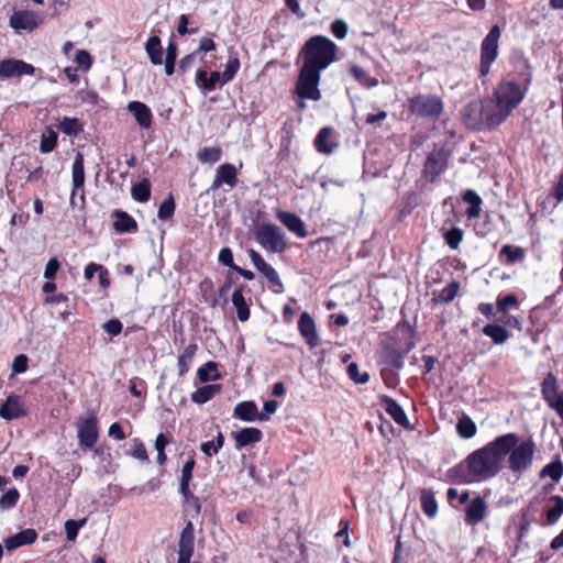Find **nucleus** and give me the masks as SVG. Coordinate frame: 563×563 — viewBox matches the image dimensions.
Returning <instances> with one entry per match:
<instances>
[{
  "mask_svg": "<svg viewBox=\"0 0 563 563\" xmlns=\"http://www.w3.org/2000/svg\"><path fill=\"white\" fill-rule=\"evenodd\" d=\"M175 201L172 195H169L159 206L157 217L159 220H167L174 216Z\"/></svg>",
  "mask_w": 563,
  "mask_h": 563,
  "instance_id": "obj_54",
  "label": "nucleus"
},
{
  "mask_svg": "<svg viewBox=\"0 0 563 563\" xmlns=\"http://www.w3.org/2000/svg\"><path fill=\"white\" fill-rule=\"evenodd\" d=\"M549 501L554 503V505L544 509L545 519L548 525H554L563 515V497L553 495L549 498Z\"/></svg>",
  "mask_w": 563,
  "mask_h": 563,
  "instance_id": "obj_39",
  "label": "nucleus"
},
{
  "mask_svg": "<svg viewBox=\"0 0 563 563\" xmlns=\"http://www.w3.org/2000/svg\"><path fill=\"white\" fill-rule=\"evenodd\" d=\"M57 144V134L53 130H47L42 134L40 151L42 153H51Z\"/></svg>",
  "mask_w": 563,
  "mask_h": 563,
  "instance_id": "obj_50",
  "label": "nucleus"
},
{
  "mask_svg": "<svg viewBox=\"0 0 563 563\" xmlns=\"http://www.w3.org/2000/svg\"><path fill=\"white\" fill-rule=\"evenodd\" d=\"M35 67L22 59L5 58L0 60V77H21L22 75H33Z\"/></svg>",
  "mask_w": 563,
  "mask_h": 563,
  "instance_id": "obj_15",
  "label": "nucleus"
},
{
  "mask_svg": "<svg viewBox=\"0 0 563 563\" xmlns=\"http://www.w3.org/2000/svg\"><path fill=\"white\" fill-rule=\"evenodd\" d=\"M60 264L56 257H52L45 265L44 269V278L47 280H53L56 277L57 272L59 271Z\"/></svg>",
  "mask_w": 563,
  "mask_h": 563,
  "instance_id": "obj_60",
  "label": "nucleus"
},
{
  "mask_svg": "<svg viewBox=\"0 0 563 563\" xmlns=\"http://www.w3.org/2000/svg\"><path fill=\"white\" fill-rule=\"evenodd\" d=\"M129 454L140 461H148L146 449L139 438L132 440V449Z\"/></svg>",
  "mask_w": 563,
  "mask_h": 563,
  "instance_id": "obj_57",
  "label": "nucleus"
},
{
  "mask_svg": "<svg viewBox=\"0 0 563 563\" xmlns=\"http://www.w3.org/2000/svg\"><path fill=\"white\" fill-rule=\"evenodd\" d=\"M26 411L23 409L20 397L16 395L9 396L0 406V417L5 420H13L24 417Z\"/></svg>",
  "mask_w": 563,
  "mask_h": 563,
  "instance_id": "obj_22",
  "label": "nucleus"
},
{
  "mask_svg": "<svg viewBox=\"0 0 563 563\" xmlns=\"http://www.w3.org/2000/svg\"><path fill=\"white\" fill-rule=\"evenodd\" d=\"M195 550V529L191 521H188L181 530L178 542L177 563H188Z\"/></svg>",
  "mask_w": 563,
  "mask_h": 563,
  "instance_id": "obj_14",
  "label": "nucleus"
},
{
  "mask_svg": "<svg viewBox=\"0 0 563 563\" xmlns=\"http://www.w3.org/2000/svg\"><path fill=\"white\" fill-rule=\"evenodd\" d=\"M129 111L133 114L141 128L148 129L152 123L151 109L143 102L131 101L128 104Z\"/></svg>",
  "mask_w": 563,
  "mask_h": 563,
  "instance_id": "obj_26",
  "label": "nucleus"
},
{
  "mask_svg": "<svg viewBox=\"0 0 563 563\" xmlns=\"http://www.w3.org/2000/svg\"><path fill=\"white\" fill-rule=\"evenodd\" d=\"M463 235V230L454 227L444 233V240L451 249L455 250L462 242Z\"/></svg>",
  "mask_w": 563,
  "mask_h": 563,
  "instance_id": "obj_55",
  "label": "nucleus"
},
{
  "mask_svg": "<svg viewBox=\"0 0 563 563\" xmlns=\"http://www.w3.org/2000/svg\"><path fill=\"white\" fill-rule=\"evenodd\" d=\"M74 60L79 67L84 68L85 70H88L92 64L90 54L85 49L77 51Z\"/></svg>",
  "mask_w": 563,
  "mask_h": 563,
  "instance_id": "obj_61",
  "label": "nucleus"
},
{
  "mask_svg": "<svg viewBox=\"0 0 563 563\" xmlns=\"http://www.w3.org/2000/svg\"><path fill=\"white\" fill-rule=\"evenodd\" d=\"M487 511V504L482 496L473 498L465 509V522L475 526L484 520Z\"/></svg>",
  "mask_w": 563,
  "mask_h": 563,
  "instance_id": "obj_18",
  "label": "nucleus"
},
{
  "mask_svg": "<svg viewBox=\"0 0 563 563\" xmlns=\"http://www.w3.org/2000/svg\"><path fill=\"white\" fill-rule=\"evenodd\" d=\"M350 73L360 84L367 88L374 87L378 84L376 78H369L365 69L358 65H353Z\"/></svg>",
  "mask_w": 563,
  "mask_h": 563,
  "instance_id": "obj_47",
  "label": "nucleus"
},
{
  "mask_svg": "<svg viewBox=\"0 0 563 563\" xmlns=\"http://www.w3.org/2000/svg\"><path fill=\"white\" fill-rule=\"evenodd\" d=\"M330 30L336 38L343 40L349 33V25L344 20L336 19L331 23Z\"/></svg>",
  "mask_w": 563,
  "mask_h": 563,
  "instance_id": "obj_59",
  "label": "nucleus"
},
{
  "mask_svg": "<svg viewBox=\"0 0 563 563\" xmlns=\"http://www.w3.org/2000/svg\"><path fill=\"white\" fill-rule=\"evenodd\" d=\"M539 476L541 478L550 477L553 484L559 483L563 476V462L561 459L558 456L554 461L544 465L541 468Z\"/></svg>",
  "mask_w": 563,
  "mask_h": 563,
  "instance_id": "obj_38",
  "label": "nucleus"
},
{
  "mask_svg": "<svg viewBox=\"0 0 563 563\" xmlns=\"http://www.w3.org/2000/svg\"><path fill=\"white\" fill-rule=\"evenodd\" d=\"M277 218L290 232L295 233L297 236L303 239L308 235L303 221L296 213L279 211L277 213Z\"/></svg>",
  "mask_w": 563,
  "mask_h": 563,
  "instance_id": "obj_23",
  "label": "nucleus"
},
{
  "mask_svg": "<svg viewBox=\"0 0 563 563\" xmlns=\"http://www.w3.org/2000/svg\"><path fill=\"white\" fill-rule=\"evenodd\" d=\"M84 155L78 152L73 163V192L70 202L74 203V196L76 190L84 187L85 184V168H84Z\"/></svg>",
  "mask_w": 563,
  "mask_h": 563,
  "instance_id": "obj_29",
  "label": "nucleus"
},
{
  "mask_svg": "<svg viewBox=\"0 0 563 563\" xmlns=\"http://www.w3.org/2000/svg\"><path fill=\"white\" fill-rule=\"evenodd\" d=\"M240 69V59L236 55H230L224 71L221 74V86L231 81Z\"/></svg>",
  "mask_w": 563,
  "mask_h": 563,
  "instance_id": "obj_46",
  "label": "nucleus"
},
{
  "mask_svg": "<svg viewBox=\"0 0 563 563\" xmlns=\"http://www.w3.org/2000/svg\"><path fill=\"white\" fill-rule=\"evenodd\" d=\"M499 260L506 265H511L521 262L525 258V251L520 246L505 244L498 254Z\"/></svg>",
  "mask_w": 563,
  "mask_h": 563,
  "instance_id": "obj_34",
  "label": "nucleus"
},
{
  "mask_svg": "<svg viewBox=\"0 0 563 563\" xmlns=\"http://www.w3.org/2000/svg\"><path fill=\"white\" fill-rule=\"evenodd\" d=\"M346 371L350 378L354 380L356 384H365L369 379V375L367 373H360L358 365L354 362L347 365Z\"/></svg>",
  "mask_w": 563,
  "mask_h": 563,
  "instance_id": "obj_58",
  "label": "nucleus"
},
{
  "mask_svg": "<svg viewBox=\"0 0 563 563\" xmlns=\"http://www.w3.org/2000/svg\"><path fill=\"white\" fill-rule=\"evenodd\" d=\"M233 416L247 422L268 420L266 415L258 412L256 404L251 400L239 402L234 408Z\"/></svg>",
  "mask_w": 563,
  "mask_h": 563,
  "instance_id": "obj_19",
  "label": "nucleus"
},
{
  "mask_svg": "<svg viewBox=\"0 0 563 563\" xmlns=\"http://www.w3.org/2000/svg\"><path fill=\"white\" fill-rule=\"evenodd\" d=\"M532 81V74L528 70L525 74L523 85L520 86L512 80L500 81L495 91L494 100L497 112L503 118L504 122L511 114L523 100Z\"/></svg>",
  "mask_w": 563,
  "mask_h": 563,
  "instance_id": "obj_3",
  "label": "nucleus"
},
{
  "mask_svg": "<svg viewBox=\"0 0 563 563\" xmlns=\"http://www.w3.org/2000/svg\"><path fill=\"white\" fill-rule=\"evenodd\" d=\"M197 157L201 163L213 164L220 161L221 150L219 147H203L198 152Z\"/></svg>",
  "mask_w": 563,
  "mask_h": 563,
  "instance_id": "obj_49",
  "label": "nucleus"
},
{
  "mask_svg": "<svg viewBox=\"0 0 563 563\" xmlns=\"http://www.w3.org/2000/svg\"><path fill=\"white\" fill-rule=\"evenodd\" d=\"M86 522L87 518H82L80 520L68 519L65 522V532L67 540L75 541L78 536L79 529L82 528L86 525Z\"/></svg>",
  "mask_w": 563,
  "mask_h": 563,
  "instance_id": "obj_51",
  "label": "nucleus"
},
{
  "mask_svg": "<svg viewBox=\"0 0 563 563\" xmlns=\"http://www.w3.org/2000/svg\"><path fill=\"white\" fill-rule=\"evenodd\" d=\"M464 125L473 131H492L504 123L490 102L477 99L468 102L462 112Z\"/></svg>",
  "mask_w": 563,
  "mask_h": 563,
  "instance_id": "obj_4",
  "label": "nucleus"
},
{
  "mask_svg": "<svg viewBox=\"0 0 563 563\" xmlns=\"http://www.w3.org/2000/svg\"><path fill=\"white\" fill-rule=\"evenodd\" d=\"M196 81L200 88L212 91L216 89L217 84L221 85L222 78L219 71H211L210 76H208L206 70L198 69L196 73Z\"/></svg>",
  "mask_w": 563,
  "mask_h": 563,
  "instance_id": "obj_35",
  "label": "nucleus"
},
{
  "mask_svg": "<svg viewBox=\"0 0 563 563\" xmlns=\"http://www.w3.org/2000/svg\"><path fill=\"white\" fill-rule=\"evenodd\" d=\"M263 433L257 428H243L233 433V439L238 448H244L257 443L262 440Z\"/></svg>",
  "mask_w": 563,
  "mask_h": 563,
  "instance_id": "obj_27",
  "label": "nucleus"
},
{
  "mask_svg": "<svg viewBox=\"0 0 563 563\" xmlns=\"http://www.w3.org/2000/svg\"><path fill=\"white\" fill-rule=\"evenodd\" d=\"M464 202L470 207L466 209L465 214L468 219H476L481 216L483 200L481 196L472 189H467L462 194Z\"/></svg>",
  "mask_w": 563,
  "mask_h": 563,
  "instance_id": "obj_31",
  "label": "nucleus"
},
{
  "mask_svg": "<svg viewBox=\"0 0 563 563\" xmlns=\"http://www.w3.org/2000/svg\"><path fill=\"white\" fill-rule=\"evenodd\" d=\"M559 390L558 377L552 372H549L541 383V395L545 404L553 410L556 408L561 396Z\"/></svg>",
  "mask_w": 563,
  "mask_h": 563,
  "instance_id": "obj_17",
  "label": "nucleus"
},
{
  "mask_svg": "<svg viewBox=\"0 0 563 563\" xmlns=\"http://www.w3.org/2000/svg\"><path fill=\"white\" fill-rule=\"evenodd\" d=\"M456 432L462 439H471L477 432L475 422L467 415H463L456 423Z\"/></svg>",
  "mask_w": 563,
  "mask_h": 563,
  "instance_id": "obj_40",
  "label": "nucleus"
},
{
  "mask_svg": "<svg viewBox=\"0 0 563 563\" xmlns=\"http://www.w3.org/2000/svg\"><path fill=\"white\" fill-rule=\"evenodd\" d=\"M419 500L423 514L429 519L435 518L439 510L435 493L431 488H421L419 490Z\"/></svg>",
  "mask_w": 563,
  "mask_h": 563,
  "instance_id": "obj_25",
  "label": "nucleus"
},
{
  "mask_svg": "<svg viewBox=\"0 0 563 563\" xmlns=\"http://www.w3.org/2000/svg\"><path fill=\"white\" fill-rule=\"evenodd\" d=\"M98 419L93 413L81 416L77 421V438L79 446L92 449L98 441Z\"/></svg>",
  "mask_w": 563,
  "mask_h": 563,
  "instance_id": "obj_12",
  "label": "nucleus"
},
{
  "mask_svg": "<svg viewBox=\"0 0 563 563\" xmlns=\"http://www.w3.org/2000/svg\"><path fill=\"white\" fill-rule=\"evenodd\" d=\"M499 444L504 448L501 459L508 456V467L516 474L526 473L533 464L537 444L532 438L520 441L516 433L509 432L498 435Z\"/></svg>",
  "mask_w": 563,
  "mask_h": 563,
  "instance_id": "obj_2",
  "label": "nucleus"
},
{
  "mask_svg": "<svg viewBox=\"0 0 563 563\" xmlns=\"http://www.w3.org/2000/svg\"><path fill=\"white\" fill-rule=\"evenodd\" d=\"M298 329L310 347H316L318 345L319 338L316 330V323L308 312L301 313L298 321Z\"/></svg>",
  "mask_w": 563,
  "mask_h": 563,
  "instance_id": "obj_20",
  "label": "nucleus"
},
{
  "mask_svg": "<svg viewBox=\"0 0 563 563\" xmlns=\"http://www.w3.org/2000/svg\"><path fill=\"white\" fill-rule=\"evenodd\" d=\"M218 260L223 266L230 267L231 269H234L236 267V265L233 262L232 251L229 247H222L220 250Z\"/></svg>",
  "mask_w": 563,
  "mask_h": 563,
  "instance_id": "obj_63",
  "label": "nucleus"
},
{
  "mask_svg": "<svg viewBox=\"0 0 563 563\" xmlns=\"http://www.w3.org/2000/svg\"><path fill=\"white\" fill-rule=\"evenodd\" d=\"M59 131L69 136H77L81 131L82 126L78 119L64 117L58 124Z\"/></svg>",
  "mask_w": 563,
  "mask_h": 563,
  "instance_id": "obj_44",
  "label": "nucleus"
},
{
  "mask_svg": "<svg viewBox=\"0 0 563 563\" xmlns=\"http://www.w3.org/2000/svg\"><path fill=\"white\" fill-rule=\"evenodd\" d=\"M197 351V344H189L184 352L178 356V375L183 376L189 371V364L194 358V355Z\"/></svg>",
  "mask_w": 563,
  "mask_h": 563,
  "instance_id": "obj_43",
  "label": "nucleus"
},
{
  "mask_svg": "<svg viewBox=\"0 0 563 563\" xmlns=\"http://www.w3.org/2000/svg\"><path fill=\"white\" fill-rule=\"evenodd\" d=\"M451 152L444 144H434L423 164L422 175L429 183H434L449 167Z\"/></svg>",
  "mask_w": 563,
  "mask_h": 563,
  "instance_id": "obj_8",
  "label": "nucleus"
},
{
  "mask_svg": "<svg viewBox=\"0 0 563 563\" xmlns=\"http://www.w3.org/2000/svg\"><path fill=\"white\" fill-rule=\"evenodd\" d=\"M145 51L153 65L163 64V47L157 35L151 36L145 43Z\"/></svg>",
  "mask_w": 563,
  "mask_h": 563,
  "instance_id": "obj_36",
  "label": "nucleus"
},
{
  "mask_svg": "<svg viewBox=\"0 0 563 563\" xmlns=\"http://www.w3.org/2000/svg\"><path fill=\"white\" fill-rule=\"evenodd\" d=\"M336 52L335 43L327 36H311L301 48V54L303 55L302 65L322 71L335 60Z\"/></svg>",
  "mask_w": 563,
  "mask_h": 563,
  "instance_id": "obj_5",
  "label": "nucleus"
},
{
  "mask_svg": "<svg viewBox=\"0 0 563 563\" xmlns=\"http://www.w3.org/2000/svg\"><path fill=\"white\" fill-rule=\"evenodd\" d=\"M501 35L499 25H494L481 44L479 76L485 78L489 71L492 64L498 57V42Z\"/></svg>",
  "mask_w": 563,
  "mask_h": 563,
  "instance_id": "obj_9",
  "label": "nucleus"
},
{
  "mask_svg": "<svg viewBox=\"0 0 563 563\" xmlns=\"http://www.w3.org/2000/svg\"><path fill=\"white\" fill-rule=\"evenodd\" d=\"M131 195L137 202H146L151 197V183L147 178L132 186Z\"/></svg>",
  "mask_w": 563,
  "mask_h": 563,
  "instance_id": "obj_42",
  "label": "nucleus"
},
{
  "mask_svg": "<svg viewBox=\"0 0 563 563\" xmlns=\"http://www.w3.org/2000/svg\"><path fill=\"white\" fill-rule=\"evenodd\" d=\"M198 378L202 383H207L209 380H217L220 378V373L218 371L217 363L210 361L207 362L203 366L198 368Z\"/></svg>",
  "mask_w": 563,
  "mask_h": 563,
  "instance_id": "obj_45",
  "label": "nucleus"
},
{
  "mask_svg": "<svg viewBox=\"0 0 563 563\" xmlns=\"http://www.w3.org/2000/svg\"><path fill=\"white\" fill-rule=\"evenodd\" d=\"M503 451L499 438L496 437L451 467L448 476L455 484H474L494 478L503 468Z\"/></svg>",
  "mask_w": 563,
  "mask_h": 563,
  "instance_id": "obj_1",
  "label": "nucleus"
},
{
  "mask_svg": "<svg viewBox=\"0 0 563 563\" xmlns=\"http://www.w3.org/2000/svg\"><path fill=\"white\" fill-rule=\"evenodd\" d=\"M102 329L111 335H119L122 332L123 325L118 319H110L102 324Z\"/></svg>",
  "mask_w": 563,
  "mask_h": 563,
  "instance_id": "obj_64",
  "label": "nucleus"
},
{
  "mask_svg": "<svg viewBox=\"0 0 563 563\" xmlns=\"http://www.w3.org/2000/svg\"><path fill=\"white\" fill-rule=\"evenodd\" d=\"M461 285L457 280L452 279V282L444 287L440 291H433L432 294V302L434 305L450 303L455 297L459 295Z\"/></svg>",
  "mask_w": 563,
  "mask_h": 563,
  "instance_id": "obj_30",
  "label": "nucleus"
},
{
  "mask_svg": "<svg viewBox=\"0 0 563 563\" xmlns=\"http://www.w3.org/2000/svg\"><path fill=\"white\" fill-rule=\"evenodd\" d=\"M220 390V385H206L191 394V400L196 404H206Z\"/></svg>",
  "mask_w": 563,
  "mask_h": 563,
  "instance_id": "obj_41",
  "label": "nucleus"
},
{
  "mask_svg": "<svg viewBox=\"0 0 563 563\" xmlns=\"http://www.w3.org/2000/svg\"><path fill=\"white\" fill-rule=\"evenodd\" d=\"M224 437L221 432L218 433L216 439L201 443L200 450L207 456H212L223 446Z\"/></svg>",
  "mask_w": 563,
  "mask_h": 563,
  "instance_id": "obj_48",
  "label": "nucleus"
},
{
  "mask_svg": "<svg viewBox=\"0 0 563 563\" xmlns=\"http://www.w3.org/2000/svg\"><path fill=\"white\" fill-rule=\"evenodd\" d=\"M250 258L253 263V265L256 267V269L262 273L269 283L277 286V289H275V292H283L284 291V285L276 272V269L268 265L264 258L261 256L260 253H257L254 250H249Z\"/></svg>",
  "mask_w": 563,
  "mask_h": 563,
  "instance_id": "obj_16",
  "label": "nucleus"
},
{
  "mask_svg": "<svg viewBox=\"0 0 563 563\" xmlns=\"http://www.w3.org/2000/svg\"><path fill=\"white\" fill-rule=\"evenodd\" d=\"M236 169L232 164H223L217 169V175L210 186L209 190L219 189L222 184H225L230 187H234L236 185Z\"/></svg>",
  "mask_w": 563,
  "mask_h": 563,
  "instance_id": "obj_21",
  "label": "nucleus"
},
{
  "mask_svg": "<svg viewBox=\"0 0 563 563\" xmlns=\"http://www.w3.org/2000/svg\"><path fill=\"white\" fill-rule=\"evenodd\" d=\"M519 300L518 297L515 294H508L504 297L498 296L496 300V307L499 312L506 313L509 309V307L518 308Z\"/></svg>",
  "mask_w": 563,
  "mask_h": 563,
  "instance_id": "obj_52",
  "label": "nucleus"
},
{
  "mask_svg": "<svg viewBox=\"0 0 563 563\" xmlns=\"http://www.w3.org/2000/svg\"><path fill=\"white\" fill-rule=\"evenodd\" d=\"M112 216L115 218L113 222V229L118 233H130L137 231L136 221L123 210H114Z\"/></svg>",
  "mask_w": 563,
  "mask_h": 563,
  "instance_id": "obj_28",
  "label": "nucleus"
},
{
  "mask_svg": "<svg viewBox=\"0 0 563 563\" xmlns=\"http://www.w3.org/2000/svg\"><path fill=\"white\" fill-rule=\"evenodd\" d=\"M409 110L412 114L422 118H439L443 112V101L435 95H417L408 100Z\"/></svg>",
  "mask_w": 563,
  "mask_h": 563,
  "instance_id": "obj_10",
  "label": "nucleus"
},
{
  "mask_svg": "<svg viewBox=\"0 0 563 563\" xmlns=\"http://www.w3.org/2000/svg\"><path fill=\"white\" fill-rule=\"evenodd\" d=\"M320 79L321 71L302 65L296 82V95L302 100L319 101L322 97L319 89Z\"/></svg>",
  "mask_w": 563,
  "mask_h": 563,
  "instance_id": "obj_7",
  "label": "nucleus"
},
{
  "mask_svg": "<svg viewBox=\"0 0 563 563\" xmlns=\"http://www.w3.org/2000/svg\"><path fill=\"white\" fill-rule=\"evenodd\" d=\"M36 539L37 533L34 529H25L14 536L8 537L4 540V547L8 551H13L22 545L32 544Z\"/></svg>",
  "mask_w": 563,
  "mask_h": 563,
  "instance_id": "obj_24",
  "label": "nucleus"
},
{
  "mask_svg": "<svg viewBox=\"0 0 563 563\" xmlns=\"http://www.w3.org/2000/svg\"><path fill=\"white\" fill-rule=\"evenodd\" d=\"M20 498V493L16 488H11L4 493L0 498V508L3 510L14 507Z\"/></svg>",
  "mask_w": 563,
  "mask_h": 563,
  "instance_id": "obj_56",
  "label": "nucleus"
},
{
  "mask_svg": "<svg viewBox=\"0 0 563 563\" xmlns=\"http://www.w3.org/2000/svg\"><path fill=\"white\" fill-rule=\"evenodd\" d=\"M232 303L236 310V317L241 322L249 320L250 308L243 297L242 287L236 288L232 294Z\"/></svg>",
  "mask_w": 563,
  "mask_h": 563,
  "instance_id": "obj_37",
  "label": "nucleus"
},
{
  "mask_svg": "<svg viewBox=\"0 0 563 563\" xmlns=\"http://www.w3.org/2000/svg\"><path fill=\"white\" fill-rule=\"evenodd\" d=\"M415 330L408 323L398 324L394 331L393 340L396 347H389V366L400 369L404 365V356L415 346Z\"/></svg>",
  "mask_w": 563,
  "mask_h": 563,
  "instance_id": "obj_6",
  "label": "nucleus"
},
{
  "mask_svg": "<svg viewBox=\"0 0 563 563\" xmlns=\"http://www.w3.org/2000/svg\"><path fill=\"white\" fill-rule=\"evenodd\" d=\"M255 239L262 247L273 253H283L287 247L285 234L276 224H261L255 231Z\"/></svg>",
  "mask_w": 563,
  "mask_h": 563,
  "instance_id": "obj_11",
  "label": "nucleus"
},
{
  "mask_svg": "<svg viewBox=\"0 0 563 563\" xmlns=\"http://www.w3.org/2000/svg\"><path fill=\"white\" fill-rule=\"evenodd\" d=\"M482 331L497 345L506 343L511 336L510 332L505 327L497 323H488Z\"/></svg>",
  "mask_w": 563,
  "mask_h": 563,
  "instance_id": "obj_33",
  "label": "nucleus"
},
{
  "mask_svg": "<svg viewBox=\"0 0 563 563\" xmlns=\"http://www.w3.org/2000/svg\"><path fill=\"white\" fill-rule=\"evenodd\" d=\"M43 15L32 10H19L9 19V26L16 33H32L43 23Z\"/></svg>",
  "mask_w": 563,
  "mask_h": 563,
  "instance_id": "obj_13",
  "label": "nucleus"
},
{
  "mask_svg": "<svg viewBox=\"0 0 563 563\" xmlns=\"http://www.w3.org/2000/svg\"><path fill=\"white\" fill-rule=\"evenodd\" d=\"M389 417L402 429L412 431L415 426L408 419L402 407L394 399L389 398Z\"/></svg>",
  "mask_w": 563,
  "mask_h": 563,
  "instance_id": "obj_32",
  "label": "nucleus"
},
{
  "mask_svg": "<svg viewBox=\"0 0 563 563\" xmlns=\"http://www.w3.org/2000/svg\"><path fill=\"white\" fill-rule=\"evenodd\" d=\"M330 128H323L319 131L314 140V144L320 153L330 154L332 152V147L327 144V139L330 136Z\"/></svg>",
  "mask_w": 563,
  "mask_h": 563,
  "instance_id": "obj_53",
  "label": "nucleus"
},
{
  "mask_svg": "<svg viewBox=\"0 0 563 563\" xmlns=\"http://www.w3.org/2000/svg\"><path fill=\"white\" fill-rule=\"evenodd\" d=\"M29 358L25 354H19L14 357L12 362V372L13 374H22L27 369Z\"/></svg>",
  "mask_w": 563,
  "mask_h": 563,
  "instance_id": "obj_62",
  "label": "nucleus"
}]
</instances>
